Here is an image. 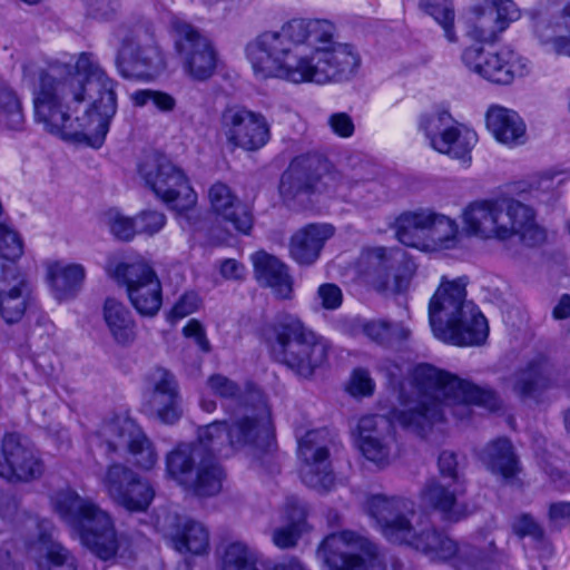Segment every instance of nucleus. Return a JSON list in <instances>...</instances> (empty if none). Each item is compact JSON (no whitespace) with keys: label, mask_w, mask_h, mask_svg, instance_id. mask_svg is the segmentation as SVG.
<instances>
[{"label":"nucleus","mask_w":570,"mask_h":570,"mask_svg":"<svg viewBox=\"0 0 570 570\" xmlns=\"http://www.w3.org/2000/svg\"><path fill=\"white\" fill-rule=\"evenodd\" d=\"M89 13L98 19H108L117 9L119 3L117 0H86Z\"/></svg>","instance_id":"obj_61"},{"label":"nucleus","mask_w":570,"mask_h":570,"mask_svg":"<svg viewBox=\"0 0 570 570\" xmlns=\"http://www.w3.org/2000/svg\"><path fill=\"white\" fill-rule=\"evenodd\" d=\"M183 333L186 337L193 338L203 352L208 353L210 351V343L206 336L205 328L197 320H189L183 328Z\"/></svg>","instance_id":"obj_57"},{"label":"nucleus","mask_w":570,"mask_h":570,"mask_svg":"<svg viewBox=\"0 0 570 570\" xmlns=\"http://www.w3.org/2000/svg\"><path fill=\"white\" fill-rule=\"evenodd\" d=\"M139 475L125 464L115 463L109 465L99 478L102 491L118 505L125 499L126 490L135 483Z\"/></svg>","instance_id":"obj_38"},{"label":"nucleus","mask_w":570,"mask_h":570,"mask_svg":"<svg viewBox=\"0 0 570 570\" xmlns=\"http://www.w3.org/2000/svg\"><path fill=\"white\" fill-rule=\"evenodd\" d=\"M334 235L328 224H311L298 229L291 238L289 253L299 265L314 264L325 245Z\"/></svg>","instance_id":"obj_31"},{"label":"nucleus","mask_w":570,"mask_h":570,"mask_svg":"<svg viewBox=\"0 0 570 570\" xmlns=\"http://www.w3.org/2000/svg\"><path fill=\"white\" fill-rule=\"evenodd\" d=\"M567 178V173L560 169H547L537 176L534 181L537 189L551 190L556 186L563 183Z\"/></svg>","instance_id":"obj_59"},{"label":"nucleus","mask_w":570,"mask_h":570,"mask_svg":"<svg viewBox=\"0 0 570 570\" xmlns=\"http://www.w3.org/2000/svg\"><path fill=\"white\" fill-rule=\"evenodd\" d=\"M200 298L196 293L184 294L174 305L170 316L175 320L184 318L199 308Z\"/></svg>","instance_id":"obj_54"},{"label":"nucleus","mask_w":570,"mask_h":570,"mask_svg":"<svg viewBox=\"0 0 570 570\" xmlns=\"http://www.w3.org/2000/svg\"><path fill=\"white\" fill-rule=\"evenodd\" d=\"M375 384L370 373L363 368H356L351 376L347 391L354 396H367L374 391Z\"/></svg>","instance_id":"obj_52"},{"label":"nucleus","mask_w":570,"mask_h":570,"mask_svg":"<svg viewBox=\"0 0 570 570\" xmlns=\"http://www.w3.org/2000/svg\"><path fill=\"white\" fill-rule=\"evenodd\" d=\"M105 219L110 232L119 239L129 240L137 233L136 218L124 216L118 210H109L105 214Z\"/></svg>","instance_id":"obj_48"},{"label":"nucleus","mask_w":570,"mask_h":570,"mask_svg":"<svg viewBox=\"0 0 570 570\" xmlns=\"http://www.w3.org/2000/svg\"><path fill=\"white\" fill-rule=\"evenodd\" d=\"M413 507L414 503L409 499L381 494L368 498L366 503L367 513L392 542L407 544L431 560L453 559L458 568L461 562L479 558V552L472 546L466 542L456 543L428 520L417 517Z\"/></svg>","instance_id":"obj_5"},{"label":"nucleus","mask_w":570,"mask_h":570,"mask_svg":"<svg viewBox=\"0 0 570 570\" xmlns=\"http://www.w3.org/2000/svg\"><path fill=\"white\" fill-rule=\"evenodd\" d=\"M46 282L58 301L73 298L81 289L87 271L82 264L59 258H48L43 263Z\"/></svg>","instance_id":"obj_28"},{"label":"nucleus","mask_w":570,"mask_h":570,"mask_svg":"<svg viewBox=\"0 0 570 570\" xmlns=\"http://www.w3.org/2000/svg\"><path fill=\"white\" fill-rule=\"evenodd\" d=\"M462 222L468 234L482 239L508 240L517 236L529 246L546 239L533 209L508 196L470 203L463 209Z\"/></svg>","instance_id":"obj_7"},{"label":"nucleus","mask_w":570,"mask_h":570,"mask_svg":"<svg viewBox=\"0 0 570 570\" xmlns=\"http://www.w3.org/2000/svg\"><path fill=\"white\" fill-rule=\"evenodd\" d=\"M53 511L79 533L81 543L102 560L116 554L117 538L110 515L94 501L71 489L51 498Z\"/></svg>","instance_id":"obj_9"},{"label":"nucleus","mask_w":570,"mask_h":570,"mask_svg":"<svg viewBox=\"0 0 570 570\" xmlns=\"http://www.w3.org/2000/svg\"><path fill=\"white\" fill-rule=\"evenodd\" d=\"M3 108L8 114L9 125L14 129L19 128L23 121V115L21 101L14 92L8 91L6 94V101Z\"/></svg>","instance_id":"obj_58"},{"label":"nucleus","mask_w":570,"mask_h":570,"mask_svg":"<svg viewBox=\"0 0 570 570\" xmlns=\"http://www.w3.org/2000/svg\"><path fill=\"white\" fill-rule=\"evenodd\" d=\"M549 519L556 525L570 522V502L560 501L550 504Z\"/></svg>","instance_id":"obj_64"},{"label":"nucleus","mask_w":570,"mask_h":570,"mask_svg":"<svg viewBox=\"0 0 570 570\" xmlns=\"http://www.w3.org/2000/svg\"><path fill=\"white\" fill-rule=\"evenodd\" d=\"M430 325L434 336L449 344L472 346L482 344L489 334L485 317L466 299V279L459 277L441 283L429 303Z\"/></svg>","instance_id":"obj_6"},{"label":"nucleus","mask_w":570,"mask_h":570,"mask_svg":"<svg viewBox=\"0 0 570 570\" xmlns=\"http://www.w3.org/2000/svg\"><path fill=\"white\" fill-rule=\"evenodd\" d=\"M101 315L108 333L117 344L126 346L136 340L137 325L124 302L107 297L101 307Z\"/></svg>","instance_id":"obj_33"},{"label":"nucleus","mask_w":570,"mask_h":570,"mask_svg":"<svg viewBox=\"0 0 570 570\" xmlns=\"http://www.w3.org/2000/svg\"><path fill=\"white\" fill-rule=\"evenodd\" d=\"M317 556L327 570H384L376 546L348 530L327 535Z\"/></svg>","instance_id":"obj_13"},{"label":"nucleus","mask_w":570,"mask_h":570,"mask_svg":"<svg viewBox=\"0 0 570 570\" xmlns=\"http://www.w3.org/2000/svg\"><path fill=\"white\" fill-rule=\"evenodd\" d=\"M116 37L121 42L116 65L125 78L151 79L165 70V55L146 29L120 28Z\"/></svg>","instance_id":"obj_12"},{"label":"nucleus","mask_w":570,"mask_h":570,"mask_svg":"<svg viewBox=\"0 0 570 570\" xmlns=\"http://www.w3.org/2000/svg\"><path fill=\"white\" fill-rule=\"evenodd\" d=\"M342 176L318 158H296L282 175L279 190L284 195L298 191L333 193L340 190Z\"/></svg>","instance_id":"obj_19"},{"label":"nucleus","mask_w":570,"mask_h":570,"mask_svg":"<svg viewBox=\"0 0 570 570\" xmlns=\"http://www.w3.org/2000/svg\"><path fill=\"white\" fill-rule=\"evenodd\" d=\"M438 466L444 480L454 482L455 479H463L458 470V460L454 452L443 451L439 455Z\"/></svg>","instance_id":"obj_56"},{"label":"nucleus","mask_w":570,"mask_h":570,"mask_svg":"<svg viewBox=\"0 0 570 570\" xmlns=\"http://www.w3.org/2000/svg\"><path fill=\"white\" fill-rule=\"evenodd\" d=\"M386 428V420L376 415L361 417L356 426V448L365 460L377 468H384L390 463L391 444L384 434Z\"/></svg>","instance_id":"obj_26"},{"label":"nucleus","mask_w":570,"mask_h":570,"mask_svg":"<svg viewBox=\"0 0 570 570\" xmlns=\"http://www.w3.org/2000/svg\"><path fill=\"white\" fill-rule=\"evenodd\" d=\"M461 59L471 72L499 85H509L529 71L528 60L508 47L495 51L479 46L469 47L462 52Z\"/></svg>","instance_id":"obj_16"},{"label":"nucleus","mask_w":570,"mask_h":570,"mask_svg":"<svg viewBox=\"0 0 570 570\" xmlns=\"http://www.w3.org/2000/svg\"><path fill=\"white\" fill-rule=\"evenodd\" d=\"M402 255L400 249H386L384 247L372 248L363 253L361 259L366 265L364 273L376 289L402 292L409 287L415 272L412 262H405L402 269H399L393 278L390 277V271Z\"/></svg>","instance_id":"obj_22"},{"label":"nucleus","mask_w":570,"mask_h":570,"mask_svg":"<svg viewBox=\"0 0 570 570\" xmlns=\"http://www.w3.org/2000/svg\"><path fill=\"white\" fill-rule=\"evenodd\" d=\"M334 35L335 27L328 20L292 19L250 41L247 59L258 80L343 82L356 75L362 59L353 45L336 41Z\"/></svg>","instance_id":"obj_2"},{"label":"nucleus","mask_w":570,"mask_h":570,"mask_svg":"<svg viewBox=\"0 0 570 570\" xmlns=\"http://www.w3.org/2000/svg\"><path fill=\"white\" fill-rule=\"evenodd\" d=\"M22 71L32 87L36 120L46 130L101 146L117 112L116 82L91 53H62L46 65L29 60Z\"/></svg>","instance_id":"obj_1"},{"label":"nucleus","mask_w":570,"mask_h":570,"mask_svg":"<svg viewBox=\"0 0 570 570\" xmlns=\"http://www.w3.org/2000/svg\"><path fill=\"white\" fill-rule=\"evenodd\" d=\"M263 336L272 357L298 376L311 377L327 361L328 342L296 315L278 316Z\"/></svg>","instance_id":"obj_8"},{"label":"nucleus","mask_w":570,"mask_h":570,"mask_svg":"<svg viewBox=\"0 0 570 570\" xmlns=\"http://www.w3.org/2000/svg\"><path fill=\"white\" fill-rule=\"evenodd\" d=\"M147 394H178L175 376L165 368H155L148 375Z\"/></svg>","instance_id":"obj_50"},{"label":"nucleus","mask_w":570,"mask_h":570,"mask_svg":"<svg viewBox=\"0 0 570 570\" xmlns=\"http://www.w3.org/2000/svg\"><path fill=\"white\" fill-rule=\"evenodd\" d=\"M305 517L304 509L297 503H288L284 511V521L286 524L276 528L273 531V543L281 548H292L297 543L299 537V525Z\"/></svg>","instance_id":"obj_39"},{"label":"nucleus","mask_w":570,"mask_h":570,"mask_svg":"<svg viewBox=\"0 0 570 570\" xmlns=\"http://www.w3.org/2000/svg\"><path fill=\"white\" fill-rule=\"evenodd\" d=\"M170 537L174 548L179 552L202 554L207 551L209 546L207 529L202 523L191 520L179 522Z\"/></svg>","instance_id":"obj_37"},{"label":"nucleus","mask_w":570,"mask_h":570,"mask_svg":"<svg viewBox=\"0 0 570 570\" xmlns=\"http://www.w3.org/2000/svg\"><path fill=\"white\" fill-rule=\"evenodd\" d=\"M205 390L223 400L243 405L245 402L240 386L222 374H213L206 381Z\"/></svg>","instance_id":"obj_44"},{"label":"nucleus","mask_w":570,"mask_h":570,"mask_svg":"<svg viewBox=\"0 0 570 570\" xmlns=\"http://www.w3.org/2000/svg\"><path fill=\"white\" fill-rule=\"evenodd\" d=\"M220 130L232 148L256 151L271 139V127L266 118L243 107H228L220 117Z\"/></svg>","instance_id":"obj_18"},{"label":"nucleus","mask_w":570,"mask_h":570,"mask_svg":"<svg viewBox=\"0 0 570 570\" xmlns=\"http://www.w3.org/2000/svg\"><path fill=\"white\" fill-rule=\"evenodd\" d=\"M145 410L163 423L173 424L181 414L179 394H147Z\"/></svg>","instance_id":"obj_40"},{"label":"nucleus","mask_w":570,"mask_h":570,"mask_svg":"<svg viewBox=\"0 0 570 570\" xmlns=\"http://www.w3.org/2000/svg\"><path fill=\"white\" fill-rule=\"evenodd\" d=\"M43 462L33 446L18 433H6L0 448V476L29 482L42 475Z\"/></svg>","instance_id":"obj_21"},{"label":"nucleus","mask_w":570,"mask_h":570,"mask_svg":"<svg viewBox=\"0 0 570 570\" xmlns=\"http://www.w3.org/2000/svg\"><path fill=\"white\" fill-rule=\"evenodd\" d=\"M513 529L519 535L522 537L531 535L534 538H540L542 535V531L539 524L530 515L527 514H523L515 520Z\"/></svg>","instance_id":"obj_63"},{"label":"nucleus","mask_w":570,"mask_h":570,"mask_svg":"<svg viewBox=\"0 0 570 570\" xmlns=\"http://www.w3.org/2000/svg\"><path fill=\"white\" fill-rule=\"evenodd\" d=\"M316 299L325 309H336L342 305L343 294L341 288L332 283L322 284L316 292Z\"/></svg>","instance_id":"obj_53"},{"label":"nucleus","mask_w":570,"mask_h":570,"mask_svg":"<svg viewBox=\"0 0 570 570\" xmlns=\"http://www.w3.org/2000/svg\"><path fill=\"white\" fill-rule=\"evenodd\" d=\"M95 438L98 444L106 446L109 453L126 450L138 469L149 471L158 462V454L153 442L141 428L128 416H116L104 422Z\"/></svg>","instance_id":"obj_15"},{"label":"nucleus","mask_w":570,"mask_h":570,"mask_svg":"<svg viewBox=\"0 0 570 570\" xmlns=\"http://www.w3.org/2000/svg\"><path fill=\"white\" fill-rule=\"evenodd\" d=\"M210 212L216 218L229 224L236 232L249 234L253 228V214L230 186L225 183H214L207 194Z\"/></svg>","instance_id":"obj_24"},{"label":"nucleus","mask_w":570,"mask_h":570,"mask_svg":"<svg viewBox=\"0 0 570 570\" xmlns=\"http://www.w3.org/2000/svg\"><path fill=\"white\" fill-rule=\"evenodd\" d=\"M364 334L377 343H385L392 337L405 340L410 336V330L393 325L384 321H370L363 324Z\"/></svg>","instance_id":"obj_46"},{"label":"nucleus","mask_w":570,"mask_h":570,"mask_svg":"<svg viewBox=\"0 0 570 570\" xmlns=\"http://www.w3.org/2000/svg\"><path fill=\"white\" fill-rule=\"evenodd\" d=\"M413 381L416 399L405 401L402 409L393 411L392 417L420 434H424L430 425L446 420L449 414L461 421L470 419L472 405H482L490 411L500 405L492 391L481 390L429 364L415 367Z\"/></svg>","instance_id":"obj_4"},{"label":"nucleus","mask_w":570,"mask_h":570,"mask_svg":"<svg viewBox=\"0 0 570 570\" xmlns=\"http://www.w3.org/2000/svg\"><path fill=\"white\" fill-rule=\"evenodd\" d=\"M485 121L488 129L501 144L512 147L525 141V125L514 110L492 105L487 111Z\"/></svg>","instance_id":"obj_32"},{"label":"nucleus","mask_w":570,"mask_h":570,"mask_svg":"<svg viewBox=\"0 0 570 570\" xmlns=\"http://www.w3.org/2000/svg\"><path fill=\"white\" fill-rule=\"evenodd\" d=\"M23 254V242L19 234L7 226L0 225V255L9 261H16Z\"/></svg>","instance_id":"obj_49"},{"label":"nucleus","mask_w":570,"mask_h":570,"mask_svg":"<svg viewBox=\"0 0 570 570\" xmlns=\"http://www.w3.org/2000/svg\"><path fill=\"white\" fill-rule=\"evenodd\" d=\"M29 523L36 524L40 531L38 540L28 547V553L39 570H78L77 560L70 551L51 539L48 533L49 522L39 523L30 518Z\"/></svg>","instance_id":"obj_27"},{"label":"nucleus","mask_w":570,"mask_h":570,"mask_svg":"<svg viewBox=\"0 0 570 570\" xmlns=\"http://www.w3.org/2000/svg\"><path fill=\"white\" fill-rule=\"evenodd\" d=\"M174 48L184 76L195 82L213 78L219 66L214 42L197 28L178 18L173 19Z\"/></svg>","instance_id":"obj_11"},{"label":"nucleus","mask_w":570,"mask_h":570,"mask_svg":"<svg viewBox=\"0 0 570 570\" xmlns=\"http://www.w3.org/2000/svg\"><path fill=\"white\" fill-rule=\"evenodd\" d=\"M145 184L166 204L178 210L196 204L197 196L184 173L170 159L158 153L147 154L138 165Z\"/></svg>","instance_id":"obj_14"},{"label":"nucleus","mask_w":570,"mask_h":570,"mask_svg":"<svg viewBox=\"0 0 570 570\" xmlns=\"http://www.w3.org/2000/svg\"><path fill=\"white\" fill-rule=\"evenodd\" d=\"M508 27L509 24L497 18L493 11H482L469 24L466 35L476 41H492Z\"/></svg>","instance_id":"obj_43"},{"label":"nucleus","mask_w":570,"mask_h":570,"mask_svg":"<svg viewBox=\"0 0 570 570\" xmlns=\"http://www.w3.org/2000/svg\"><path fill=\"white\" fill-rule=\"evenodd\" d=\"M31 287L14 266L0 265V315L7 323L19 322L26 313Z\"/></svg>","instance_id":"obj_25"},{"label":"nucleus","mask_w":570,"mask_h":570,"mask_svg":"<svg viewBox=\"0 0 570 570\" xmlns=\"http://www.w3.org/2000/svg\"><path fill=\"white\" fill-rule=\"evenodd\" d=\"M254 276L258 284L272 289L281 299H288L293 295V279L288 267L276 256L265 250H258L250 256Z\"/></svg>","instance_id":"obj_30"},{"label":"nucleus","mask_w":570,"mask_h":570,"mask_svg":"<svg viewBox=\"0 0 570 570\" xmlns=\"http://www.w3.org/2000/svg\"><path fill=\"white\" fill-rule=\"evenodd\" d=\"M136 107H144L151 102L161 112H171L177 105L174 96L168 92L153 89L136 90L130 96Z\"/></svg>","instance_id":"obj_45"},{"label":"nucleus","mask_w":570,"mask_h":570,"mask_svg":"<svg viewBox=\"0 0 570 570\" xmlns=\"http://www.w3.org/2000/svg\"><path fill=\"white\" fill-rule=\"evenodd\" d=\"M461 242V233L455 219L430 209V224L425 252L453 249Z\"/></svg>","instance_id":"obj_35"},{"label":"nucleus","mask_w":570,"mask_h":570,"mask_svg":"<svg viewBox=\"0 0 570 570\" xmlns=\"http://www.w3.org/2000/svg\"><path fill=\"white\" fill-rule=\"evenodd\" d=\"M328 125L334 134L340 137L348 138L354 132V124L352 118L345 112L333 114L328 118Z\"/></svg>","instance_id":"obj_60"},{"label":"nucleus","mask_w":570,"mask_h":570,"mask_svg":"<svg viewBox=\"0 0 570 570\" xmlns=\"http://www.w3.org/2000/svg\"><path fill=\"white\" fill-rule=\"evenodd\" d=\"M106 272L117 284L126 287L134 308L142 316H154L163 304L160 279L153 266L141 256L109 261Z\"/></svg>","instance_id":"obj_10"},{"label":"nucleus","mask_w":570,"mask_h":570,"mask_svg":"<svg viewBox=\"0 0 570 570\" xmlns=\"http://www.w3.org/2000/svg\"><path fill=\"white\" fill-rule=\"evenodd\" d=\"M490 6L495 9L494 16L507 22L510 26L511 22L517 21L520 17V10L513 0H485Z\"/></svg>","instance_id":"obj_55"},{"label":"nucleus","mask_w":570,"mask_h":570,"mask_svg":"<svg viewBox=\"0 0 570 570\" xmlns=\"http://www.w3.org/2000/svg\"><path fill=\"white\" fill-rule=\"evenodd\" d=\"M465 480H429L420 492L423 505L440 512L445 520L459 521L468 514L466 505L461 501L465 494Z\"/></svg>","instance_id":"obj_23"},{"label":"nucleus","mask_w":570,"mask_h":570,"mask_svg":"<svg viewBox=\"0 0 570 570\" xmlns=\"http://www.w3.org/2000/svg\"><path fill=\"white\" fill-rule=\"evenodd\" d=\"M420 128L436 151L464 163L471 159L470 153L478 141V135L474 130L459 125L446 110L422 117Z\"/></svg>","instance_id":"obj_17"},{"label":"nucleus","mask_w":570,"mask_h":570,"mask_svg":"<svg viewBox=\"0 0 570 570\" xmlns=\"http://www.w3.org/2000/svg\"><path fill=\"white\" fill-rule=\"evenodd\" d=\"M219 272L225 279L242 281L245 278L246 268L236 259L226 258L219 263Z\"/></svg>","instance_id":"obj_62"},{"label":"nucleus","mask_w":570,"mask_h":570,"mask_svg":"<svg viewBox=\"0 0 570 570\" xmlns=\"http://www.w3.org/2000/svg\"><path fill=\"white\" fill-rule=\"evenodd\" d=\"M154 498V487L139 475L135 483L126 490L125 499H121L118 505L129 512H144L149 508Z\"/></svg>","instance_id":"obj_41"},{"label":"nucleus","mask_w":570,"mask_h":570,"mask_svg":"<svg viewBox=\"0 0 570 570\" xmlns=\"http://www.w3.org/2000/svg\"><path fill=\"white\" fill-rule=\"evenodd\" d=\"M166 224V217L163 213L156 210L141 212L136 217L138 234L154 235L158 233Z\"/></svg>","instance_id":"obj_51"},{"label":"nucleus","mask_w":570,"mask_h":570,"mask_svg":"<svg viewBox=\"0 0 570 570\" xmlns=\"http://www.w3.org/2000/svg\"><path fill=\"white\" fill-rule=\"evenodd\" d=\"M543 381L540 364H531L525 370L520 371L512 379V390L519 395H529Z\"/></svg>","instance_id":"obj_47"},{"label":"nucleus","mask_w":570,"mask_h":570,"mask_svg":"<svg viewBox=\"0 0 570 570\" xmlns=\"http://www.w3.org/2000/svg\"><path fill=\"white\" fill-rule=\"evenodd\" d=\"M271 416L266 409L244 406L225 421L198 430V443H181L166 455V473L197 495H214L222 489L223 470L210 458L229 456L235 450L256 443L269 433Z\"/></svg>","instance_id":"obj_3"},{"label":"nucleus","mask_w":570,"mask_h":570,"mask_svg":"<svg viewBox=\"0 0 570 570\" xmlns=\"http://www.w3.org/2000/svg\"><path fill=\"white\" fill-rule=\"evenodd\" d=\"M481 460L494 474L512 479L519 472V462L511 442L500 438L490 442L481 452Z\"/></svg>","instance_id":"obj_36"},{"label":"nucleus","mask_w":570,"mask_h":570,"mask_svg":"<svg viewBox=\"0 0 570 570\" xmlns=\"http://www.w3.org/2000/svg\"><path fill=\"white\" fill-rule=\"evenodd\" d=\"M330 442L327 430L308 431L298 442L301 478L307 487L320 491L328 490L334 484Z\"/></svg>","instance_id":"obj_20"},{"label":"nucleus","mask_w":570,"mask_h":570,"mask_svg":"<svg viewBox=\"0 0 570 570\" xmlns=\"http://www.w3.org/2000/svg\"><path fill=\"white\" fill-rule=\"evenodd\" d=\"M429 224V208L404 212L394 222L395 236L403 245L425 252Z\"/></svg>","instance_id":"obj_34"},{"label":"nucleus","mask_w":570,"mask_h":570,"mask_svg":"<svg viewBox=\"0 0 570 570\" xmlns=\"http://www.w3.org/2000/svg\"><path fill=\"white\" fill-rule=\"evenodd\" d=\"M420 7L442 27L450 42H456L454 9L451 0H421Z\"/></svg>","instance_id":"obj_42"},{"label":"nucleus","mask_w":570,"mask_h":570,"mask_svg":"<svg viewBox=\"0 0 570 570\" xmlns=\"http://www.w3.org/2000/svg\"><path fill=\"white\" fill-rule=\"evenodd\" d=\"M268 567L263 554L254 547L243 541L228 543L222 554L220 570H267ZM272 570H307L295 558L288 559L273 567Z\"/></svg>","instance_id":"obj_29"}]
</instances>
